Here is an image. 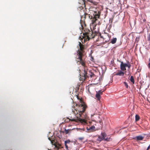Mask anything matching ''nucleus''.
<instances>
[{
    "label": "nucleus",
    "mask_w": 150,
    "mask_h": 150,
    "mask_svg": "<svg viewBox=\"0 0 150 150\" xmlns=\"http://www.w3.org/2000/svg\"><path fill=\"white\" fill-rule=\"evenodd\" d=\"M80 101L81 104L76 105L77 108H75L74 110H72L74 114H76V117L74 118L71 117L69 120L71 121L80 122L83 125H86L87 124L86 121L81 117L82 114L85 111L87 106L81 100H80Z\"/></svg>",
    "instance_id": "obj_1"
},
{
    "label": "nucleus",
    "mask_w": 150,
    "mask_h": 150,
    "mask_svg": "<svg viewBox=\"0 0 150 150\" xmlns=\"http://www.w3.org/2000/svg\"><path fill=\"white\" fill-rule=\"evenodd\" d=\"M96 35V33H93L91 29L90 30L88 29L85 28L84 29L83 35H81L79 39L83 43L89 40L90 39L93 38Z\"/></svg>",
    "instance_id": "obj_2"
},
{
    "label": "nucleus",
    "mask_w": 150,
    "mask_h": 150,
    "mask_svg": "<svg viewBox=\"0 0 150 150\" xmlns=\"http://www.w3.org/2000/svg\"><path fill=\"white\" fill-rule=\"evenodd\" d=\"M79 49L77 51V54L76 57V61L79 62L83 66L85 65V61L83 59V53L84 52V50L85 46L79 42Z\"/></svg>",
    "instance_id": "obj_3"
},
{
    "label": "nucleus",
    "mask_w": 150,
    "mask_h": 150,
    "mask_svg": "<svg viewBox=\"0 0 150 150\" xmlns=\"http://www.w3.org/2000/svg\"><path fill=\"white\" fill-rule=\"evenodd\" d=\"M85 2H86V1H85V0H79V3L80 4H81V5H82V6H81V7H79V8H78V10H81L82 11L83 10V13H84V14L82 16L81 15V19H82L83 18H86V16H89V17H90L89 16V15H88V14L86 13H85L84 12V11L83 10V6H85Z\"/></svg>",
    "instance_id": "obj_4"
},
{
    "label": "nucleus",
    "mask_w": 150,
    "mask_h": 150,
    "mask_svg": "<svg viewBox=\"0 0 150 150\" xmlns=\"http://www.w3.org/2000/svg\"><path fill=\"white\" fill-rule=\"evenodd\" d=\"M48 139L51 141L52 144L54 145L57 149H59L60 148H63L61 147V144L56 142V141L54 139L52 138H51L50 137Z\"/></svg>",
    "instance_id": "obj_5"
},
{
    "label": "nucleus",
    "mask_w": 150,
    "mask_h": 150,
    "mask_svg": "<svg viewBox=\"0 0 150 150\" xmlns=\"http://www.w3.org/2000/svg\"><path fill=\"white\" fill-rule=\"evenodd\" d=\"M101 136L100 135H98L97 136L98 138L97 140V141L99 142H100L105 139V138L106 136V134L105 132L102 133L101 134Z\"/></svg>",
    "instance_id": "obj_6"
},
{
    "label": "nucleus",
    "mask_w": 150,
    "mask_h": 150,
    "mask_svg": "<svg viewBox=\"0 0 150 150\" xmlns=\"http://www.w3.org/2000/svg\"><path fill=\"white\" fill-rule=\"evenodd\" d=\"M103 91L101 90L99 91H96V98L97 100L100 101L101 98L100 96L103 94Z\"/></svg>",
    "instance_id": "obj_7"
},
{
    "label": "nucleus",
    "mask_w": 150,
    "mask_h": 150,
    "mask_svg": "<svg viewBox=\"0 0 150 150\" xmlns=\"http://www.w3.org/2000/svg\"><path fill=\"white\" fill-rule=\"evenodd\" d=\"M99 11L98 12V13H96L95 14H93V20H92V24H94L95 22H96V21L97 20V18H99L100 15L99 14Z\"/></svg>",
    "instance_id": "obj_8"
},
{
    "label": "nucleus",
    "mask_w": 150,
    "mask_h": 150,
    "mask_svg": "<svg viewBox=\"0 0 150 150\" xmlns=\"http://www.w3.org/2000/svg\"><path fill=\"white\" fill-rule=\"evenodd\" d=\"M121 62L120 69L122 71H124L126 70V67L127 66V64L124 63L120 61Z\"/></svg>",
    "instance_id": "obj_9"
},
{
    "label": "nucleus",
    "mask_w": 150,
    "mask_h": 150,
    "mask_svg": "<svg viewBox=\"0 0 150 150\" xmlns=\"http://www.w3.org/2000/svg\"><path fill=\"white\" fill-rule=\"evenodd\" d=\"M86 129L88 132H90L95 131V127L94 126L92 125L91 127H87Z\"/></svg>",
    "instance_id": "obj_10"
},
{
    "label": "nucleus",
    "mask_w": 150,
    "mask_h": 150,
    "mask_svg": "<svg viewBox=\"0 0 150 150\" xmlns=\"http://www.w3.org/2000/svg\"><path fill=\"white\" fill-rule=\"evenodd\" d=\"M87 74L88 73L85 70H84L83 71V73L82 74L81 76H83L84 78V79H85L89 76Z\"/></svg>",
    "instance_id": "obj_11"
},
{
    "label": "nucleus",
    "mask_w": 150,
    "mask_h": 150,
    "mask_svg": "<svg viewBox=\"0 0 150 150\" xmlns=\"http://www.w3.org/2000/svg\"><path fill=\"white\" fill-rule=\"evenodd\" d=\"M124 74V72L121 70H119L115 74V75L120 76H123Z\"/></svg>",
    "instance_id": "obj_12"
},
{
    "label": "nucleus",
    "mask_w": 150,
    "mask_h": 150,
    "mask_svg": "<svg viewBox=\"0 0 150 150\" xmlns=\"http://www.w3.org/2000/svg\"><path fill=\"white\" fill-rule=\"evenodd\" d=\"M144 138V137L141 135H139L136 137L135 139H136L137 140L139 141L142 140Z\"/></svg>",
    "instance_id": "obj_13"
},
{
    "label": "nucleus",
    "mask_w": 150,
    "mask_h": 150,
    "mask_svg": "<svg viewBox=\"0 0 150 150\" xmlns=\"http://www.w3.org/2000/svg\"><path fill=\"white\" fill-rule=\"evenodd\" d=\"M100 38L103 39V40H105L106 38H109L108 35L107 34H104L103 35H100Z\"/></svg>",
    "instance_id": "obj_14"
},
{
    "label": "nucleus",
    "mask_w": 150,
    "mask_h": 150,
    "mask_svg": "<svg viewBox=\"0 0 150 150\" xmlns=\"http://www.w3.org/2000/svg\"><path fill=\"white\" fill-rule=\"evenodd\" d=\"M116 38H114L111 40V43L112 44H114L117 41Z\"/></svg>",
    "instance_id": "obj_15"
},
{
    "label": "nucleus",
    "mask_w": 150,
    "mask_h": 150,
    "mask_svg": "<svg viewBox=\"0 0 150 150\" xmlns=\"http://www.w3.org/2000/svg\"><path fill=\"white\" fill-rule=\"evenodd\" d=\"M135 121L137 122L139 121L140 119V117L139 115H136L135 116Z\"/></svg>",
    "instance_id": "obj_16"
},
{
    "label": "nucleus",
    "mask_w": 150,
    "mask_h": 150,
    "mask_svg": "<svg viewBox=\"0 0 150 150\" xmlns=\"http://www.w3.org/2000/svg\"><path fill=\"white\" fill-rule=\"evenodd\" d=\"M130 80L133 84L134 83V80L133 76H131Z\"/></svg>",
    "instance_id": "obj_17"
},
{
    "label": "nucleus",
    "mask_w": 150,
    "mask_h": 150,
    "mask_svg": "<svg viewBox=\"0 0 150 150\" xmlns=\"http://www.w3.org/2000/svg\"><path fill=\"white\" fill-rule=\"evenodd\" d=\"M70 141L69 140H67L65 141L64 142V144H67V143H70Z\"/></svg>",
    "instance_id": "obj_18"
},
{
    "label": "nucleus",
    "mask_w": 150,
    "mask_h": 150,
    "mask_svg": "<svg viewBox=\"0 0 150 150\" xmlns=\"http://www.w3.org/2000/svg\"><path fill=\"white\" fill-rule=\"evenodd\" d=\"M123 83H124V85H125V86L126 87V88H128V85L127 83L126 82H124Z\"/></svg>",
    "instance_id": "obj_19"
},
{
    "label": "nucleus",
    "mask_w": 150,
    "mask_h": 150,
    "mask_svg": "<svg viewBox=\"0 0 150 150\" xmlns=\"http://www.w3.org/2000/svg\"><path fill=\"white\" fill-rule=\"evenodd\" d=\"M105 139H103L105 141H110V138H105Z\"/></svg>",
    "instance_id": "obj_20"
},
{
    "label": "nucleus",
    "mask_w": 150,
    "mask_h": 150,
    "mask_svg": "<svg viewBox=\"0 0 150 150\" xmlns=\"http://www.w3.org/2000/svg\"><path fill=\"white\" fill-rule=\"evenodd\" d=\"M70 130L65 129V132L66 134H67L69 133Z\"/></svg>",
    "instance_id": "obj_21"
},
{
    "label": "nucleus",
    "mask_w": 150,
    "mask_h": 150,
    "mask_svg": "<svg viewBox=\"0 0 150 150\" xmlns=\"http://www.w3.org/2000/svg\"><path fill=\"white\" fill-rule=\"evenodd\" d=\"M147 40L148 41H150V33L147 37Z\"/></svg>",
    "instance_id": "obj_22"
},
{
    "label": "nucleus",
    "mask_w": 150,
    "mask_h": 150,
    "mask_svg": "<svg viewBox=\"0 0 150 150\" xmlns=\"http://www.w3.org/2000/svg\"><path fill=\"white\" fill-rule=\"evenodd\" d=\"M84 139V137H79L78 138V139L79 140L81 141L83 139Z\"/></svg>",
    "instance_id": "obj_23"
},
{
    "label": "nucleus",
    "mask_w": 150,
    "mask_h": 150,
    "mask_svg": "<svg viewBox=\"0 0 150 150\" xmlns=\"http://www.w3.org/2000/svg\"><path fill=\"white\" fill-rule=\"evenodd\" d=\"M131 66V65L130 64H127L126 67H127L129 68Z\"/></svg>",
    "instance_id": "obj_24"
},
{
    "label": "nucleus",
    "mask_w": 150,
    "mask_h": 150,
    "mask_svg": "<svg viewBox=\"0 0 150 150\" xmlns=\"http://www.w3.org/2000/svg\"><path fill=\"white\" fill-rule=\"evenodd\" d=\"M94 75V74H92V73H91L90 74H89V76L91 77H92Z\"/></svg>",
    "instance_id": "obj_25"
},
{
    "label": "nucleus",
    "mask_w": 150,
    "mask_h": 150,
    "mask_svg": "<svg viewBox=\"0 0 150 150\" xmlns=\"http://www.w3.org/2000/svg\"><path fill=\"white\" fill-rule=\"evenodd\" d=\"M87 1L91 2V3H93V1L92 0H86Z\"/></svg>",
    "instance_id": "obj_26"
},
{
    "label": "nucleus",
    "mask_w": 150,
    "mask_h": 150,
    "mask_svg": "<svg viewBox=\"0 0 150 150\" xmlns=\"http://www.w3.org/2000/svg\"><path fill=\"white\" fill-rule=\"evenodd\" d=\"M65 144V145L66 149H68V146L67 145V144Z\"/></svg>",
    "instance_id": "obj_27"
},
{
    "label": "nucleus",
    "mask_w": 150,
    "mask_h": 150,
    "mask_svg": "<svg viewBox=\"0 0 150 150\" xmlns=\"http://www.w3.org/2000/svg\"><path fill=\"white\" fill-rule=\"evenodd\" d=\"M148 67L149 69H150V62H149V63L148 64Z\"/></svg>",
    "instance_id": "obj_28"
},
{
    "label": "nucleus",
    "mask_w": 150,
    "mask_h": 150,
    "mask_svg": "<svg viewBox=\"0 0 150 150\" xmlns=\"http://www.w3.org/2000/svg\"><path fill=\"white\" fill-rule=\"evenodd\" d=\"M93 59H94V58H93L92 56V57H91V60H92V61H93Z\"/></svg>",
    "instance_id": "obj_29"
},
{
    "label": "nucleus",
    "mask_w": 150,
    "mask_h": 150,
    "mask_svg": "<svg viewBox=\"0 0 150 150\" xmlns=\"http://www.w3.org/2000/svg\"><path fill=\"white\" fill-rule=\"evenodd\" d=\"M150 146H148V147H147V149H146V150H149V149H150Z\"/></svg>",
    "instance_id": "obj_30"
},
{
    "label": "nucleus",
    "mask_w": 150,
    "mask_h": 150,
    "mask_svg": "<svg viewBox=\"0 0 150 150\" xmlns=\"http://www.w3.org/2000/svg\"><path fill=\"white\" fill-rule=\"evenodd\" d=\"M105 42H107V41L106 40H105Z\"/></svg>",
    "instance_id": "obj_31"
}]
</instances>
